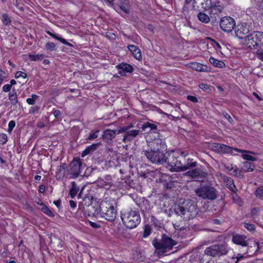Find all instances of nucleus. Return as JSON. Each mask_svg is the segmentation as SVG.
<instances>
[{
  "instance_id": "20e7f679",
  "label": "nucleus",
  "mask_w": 263,
  "mask_h": 263,
  "mask_svg": "<svg viewBox=\"0 0 263 263\" xmlns=\"http://www.w3.org/2000/svg\"><path fill=\"white\" fill-rule=\"evenodd\" d=\"M100 216L108 221H114L116 217L117 210L115 209L112 200H102L100 203Z\"/></svg>"
},
{
  "instance_id": "4be33fe9",
  "label": "nucleus",
  "mask_w": 263,
  "mask_h": 263,
  "mask_svg": "<svg viewBox=\"0 0 263 263\" xmlns=\"http://www.w3.org/2000/svg\"><path fill=\"white\" fill-rule=\"evenodd\" d=\"M119 70V73L122 76H125L126 72H131L133 70V67L129 64L122 63L116 66Z\"/></svg>"
},
{
  "instance_id": "338daca9",
  "label": "nucleus",
  "mask_w": 263,
  "mask_h": 263,
  "mask_svg": "<svg viewBox=\"0 0 263 263\" xmlns=\"http://www.w3.org/2000/svg\"><path fill=\"white\" fill-rule=\"evenodd\" d=\"M59 41H60L63 44H64L65 45H66L67 46H69L70 47H72L73 46L72 44H71V43L67 42L64 39H63L62 37L60 38Z\"/></svg>"
},
{
  "instance_id": "3c124183",
  "label": "nucleus",
  "mask_w": 263,
  "mask_h": 263,
  "mask_svg": "<svg viewBox=\"0 0 263 263\" xmlns=\"http://www.w3.org/2000/svg\"><path fill=\"white\" fill-rule=\"evenodd\" d=\"M243 226L250 232H254L255 230V227L253 224H251L249 223H244Z\"/></svg>"
},
{
  "instance_id": "dca6fc26",
  "label": "nucleus",
  "mask_w": 263,
  "mask_h": 263,
  "mask_svg": "<svg viewBox=\"0 0 263 263\" xmlns=\"http://www.w3.org/2000/svg\"><path fill=\"white\" fill-rule=\"evenodd\" d=\"M188 153L184 152L183 155V161L182 162V166L181 167V171H184L187 170H191V169L196 167L197 163L193 161V159L188 157Z\"/></svg>"
},
{
  "instance_id": "7ed1b4c3",
  "label": "nucleus",
  "mask_w": 263,
  "mask_h": 263,
  "mask_svg": "<svg viewBox=\"0 0 263 263\" xmlns=\"http://www.w3.org/2000/svg\"><path fill=\"white\" fill-rule=\"evenodd\" d=\"M121 218L123 224L130 229L136 228L141 221L139 213L132 210L129 211L122 212Z\"/></svg>"
},
{
  "instance_id": "0eeeda50",
  "label": "nucleus",
  "mask_w": 263,
  "mask_h": 263,
  "mask_svg": "<svg viewBox=\"0 0 263 263\" xmlns=\"http://www.w3.org/2000/svg\"><path fill=\"white\" fill-rule=\"evenodd\" d=\"M153 245L157 250L165 253L167 250L172 249L173 247L176 245V242L166 235L163 234L161 240L160 241L157 239L154 240Z\"/></svg>"
},
{
  "instance_id": "e2e57ef3",
  "label": "nucleus",
  "mask_w": 263,
  "mask_h": 263,
  "mask_svg": "<svg viewBox=\"0 0 263 263\" xmlns=\"http://www.w3.org/2000/svg\"><path fill=\"white\" fill-rule=\"evenodd\" d=\"M11 85L6 84L3 87V90L5 92H8L11 89Z\"/></svg>"
},
{
  "instance_id": "4d7b16f0",
  "label": "nucleus",
  "mask_w": 263,
  "mask_h": 263,
  "mask_svg": "<svg viewBox=\"0 0 263 263\" xmlns=\"http://www.w3.org/2000/svg\"><path fill=\"white\" fill-rule=\"evenodd\" d=\"M15 122L13 120L10 121L8 124V132L9 133L11 132L12 130H13V128L15 127Z\"/></svg>"
},
{
  "instance_id": "5fc2aeb1",
  "label": "nucleus",
  "mask_w": 263,
  "mask_h": 263,
  "mask_svg": "<svg viewBox=\"0 0 263 263\" xmlns=\"http://www.w3.org/2000/svg\"><path fill=\"white\" fill-rule=\"evenodd\" d=\"M199 88L208 92L211 91L210 86L208 84L201 83L199 86Z\"/></svg>"
},
{
  "instance_id": "0e129e2a",
  "label": "nucleus",
  "mask_w": 263,
  "mask_h": 263,
  "mask_svg": "<svg viewBox=\"0 0 263 263\" xmlns=\"http://www.w3.org/2000/svg\"><path fill=\"white\" fill-rule=\"evenodd\" d=\"M89 224L90 226L93 228L98 229L101 227L99 224L96 222H92V221H89Z\"/></svg>"
},
{
  "instance_id": "5701e85b",
  "label": "nucleus",
  "mask_w": 263,
  "mask_h": 263,
  "mask_svg": "<svg viewBox=\"0 0 263 263\" xmlns=\"http://www.w3.org/2000/svg\"><path fill=\"white\" fill-rule=\"evenodd\" d=\"M92 199L93 197L90 195H87L85 196L83 198L82 201L79 204L78 211L81 212L86 209L85 207H87L88 206L92 205Z\"/></svg>"
},
{
  "instance_id": "2eb2a0df",
  "label": "nucleus",
  "mask_w": 263,
  "mask_h": 263,
  "mask_svg": "<svg viewBox=\"0 0 263 263\" xmlns=\"http://www.w3.org/2000/svg\"><path fill=\"white\" fill-rule=\"evenodd\" d=\"M185 174L187 176L197 179L199 180L205 178L208 175V174L205 172L199 167L193 168L187 171Z\"/></svg>"
},
{
  "instance_id": "603ef678",
  "label": "nucleus",
  "mask_w": 263,
  "mask_h": 263,
  "mask_svg": "<svg viewBox=\"0 0 263 263\" xmlns=\"http://www.w3.org/2000/svg\"><path fill=\"white\" fill-rule=\"evenodd\" d=\"M259 212V209L258 208H253L250 212L251 217L255 220V216L258 215V214Z\"/></svg>"
},
{
  "instance_id": "473e14b6",
  "label": "nucleus",
  "mask_w": 263,
  "mask_h": 263,
  "mask_svg": "<svg viewBox=\"0 0 263 263\" xmlns=\"http://www.w3.org/2000/svg\"><path fill=\"white\" fill-rule=\"evenodd\" d=\"M71 188L70 189L69 194L71 198L75 197L79 191V187L74 181L71 183Z\"/></svg>"
},
{
  "instance_id": "774afa93",
  "label": "nucleus",
  "mask_w": 263,
  "mask_h": 263,
  "mask_svg": "<svg viewBox=\"0 0 263 263\" xmlns=\"http://www.w3.org/2000/svg\"><path fill=\"white\" fill-rule=\"evenodd\" d=\"M187 99L195 103L198 102L197 98L194 96H188Z\"/></svg>"
},
{
  "instance_id": "6ab92c4d",
  "label": "nucleus",
  "mask_w": 263,
  "mask_h": 263,
  "mask_svg": "<svg viewBox=\"0 0 263 263\" xmlns=\"http://www.w3.org/2000/svg\"><path fill=\"white\" fill-rule=\"evenodd\" d=\"M118 133V130H112L110 129H107L103 132L102 138L103 141L107 143H110L112 140L115 137V136L120 134Z\"/></svg>"
},
{
  "instance_id": "c756f323",
  "label": "nucleus",
  "mask_w": 263,
  "mask_h": 263,
  "mask_svg": "<svg viewBox=\"0 0 263 263\" xmlns=\"http://www.w3.org/2000/svg\"><path fill=\"white\" fill-rule=\"evenodd\" d=\"M119 5L120 9L126 14L129 12V4L128 0H119Z\"/></svg>"
},
{
  "instance_id": "09e8293b",
  "label": "nucleus",
  "mask_w": 263,
  "mask_h": 263,
  "mask_svg": "<svg viewBox=\"0 0 263 263\" xmlns=\"http://www.w3.org/2000/svg\"><path fill=\"white\" fill-rule=\"evenodd\" d=\"M2 22L5 25H8L10 23L11 20L6 13L2 15Z\"/></svg>"
},
{
  "instance_id": "864d4df0",
  "label": "nucleus",
  "mask_w": 263,
  "mask_h": 263,
  "mask_svg": "<svg viewBox=\"0 0 263 263\" xmlns=\"http://www.w3.org/2000/svg\"><path fill=\"white\" fill-rule=\"evenodd\" d=\"M242 158L244 159L248 160V161H256L257 160V158H255L254 157H253L251 155H249L248 154H242Z\"/></svg>"
},
{
  "instance_id": "7c9ffc66",
  "label": "nucleus",
  "mask_w": 263,
  "mask_h": 263,
  "mask_svg": "<svg viewBox=\"0 0 263 263\" xmlns=\"http://www.w3.org/2000/svg\"><path fill=\"white\" fill-rule=\"evenodd\" d=\"M190 67L193 69L198 71H205L207 69L205 66L197 62L191 63Z\"/></svg>"
},
{
  "instance_id": "ddd939ff",
  "label": "nucleus",
  "mask_w": 263,
  "mask_h": 263,
  "mask_svg": "<svg viewBox=\"0 0 263 263\" xmlns=\"http://www.w3.org/2000/svg\"><path fill=\"white\" fill-rule=\"evenodd\" d=\"M221 29L225 32H231L235 26L234 20L231 17H224L220 22Z\"/></svg>"
},
{
  "instance_id": "f3484780",
  "label": "nucleus",
  "mask_w": 263,
  "mask_h": 263,
  "mask_svg": "<svg viewBox=\"0 0 263 263\" xmlns=\"http://www.w3.org/2000/svg\"><path fill=\"white\" fill-rule=\"evenodd\" d=\"M85 208L86 209L84 210L81 211L83 212L85 215L92 217H98L99 215H100V204L99 205L92 204Z\"/></svg>"
},
{
  "instance_id": "aec40b11",
  "label": "nucleus",
  "mask_w": 263,
  "mask_h": 263,
  "mask_svg": "<svg viewBox=\"0 0 263 263\" xmlns=\"http://www.w3.org/2000/svg\"><path fill=\"white\" fill-rule=\"evenodd\" d=\"M211 5V0H194L193 8L194 9L201 8L203 10H206Z\"/></svg>"
},
{
  "instance_id": "bf43d9fd",
  "label": "nucleus",
  "mask_w": 263,
  "mask_h": 263,
  "mask_svg": "<svg viewBox=\"0 0 263 263\" xmlns=\"http://www.w3.org/2000/svg\"><path fill=\"white\" fill-rule=\"evenodd\" d=\"M46 32L48 34H49L50 36H51V37H53L54 39H56V40H57L58 41H59L60 38L61 37H60V36H59L58 35H56L55 34L52 33L51 32H50L49 30L46 31Z\"/></svg>"
},
{
  "instance_id": "6e6552de",
  "label": "nucleus",
  "mask_w": 263,
  "mask_h": 263,
  "mask_svg": "<svg viewBox=\"0 0 263 263\" xmlns=\"http://www.w3.org/2000/svg\"><path fill=\"white\" fill-rule=\"evenodd\" d=\"M142 154L144 155L153 163L163 164L166 162V155L163 152L151 149L150 151H142Z\"/></svg>"
},
{
  "instance_id": "052dcab7",
  "label": "nucleus",
  "mask_w": 263,
  "mask_h": 263,
  "mask_svg": "<svg viewBox=\"0 0 263 263\" xmlns=\"http://www.w3.org/2000/svg\"><path fill=\"white\" fill-rule=\"evenodd\" d=\"M40 109V106H32L30 110V113H34L37 112Z\"/></svg>"
},
{
  "instance_id": "1a4fd4ad",
  "label": "nucleus",
  "mask_w": 263,
  "mask_h": 263,
  "mask_svg": "<svg viewBox=\"0 0 263 263\" xmlns=\"http://www.w3.org/2000/svg\"><path fill=\"white\" fill-rule=\"evenodd\" d=\"M245 44L249 48H255L260 45L263 44V32L254 31L245 37Z\"/></svg>"
},
{
  "instance_id": "58836bf2",
  "label": "nucleus",
  "mask_w": 263,
  "mask_h": 263,
  "mask_svg": "<svg viewBox=\"0 0 263 263\" xmlns=\"http://www.w3.org/2000/svg\"><path fill=\"white\" fill-rule=\"evenodd\" d=\"M28 57L29 59L32 61H37L42 60L45 57V55L43 54H32L29 53L28 54Z\"/></svg>"
},
{
  "instance_id": "f257e3e1",
  "label": "nucleus",
  "mask_w": 263,
  "mask_h": 263,
  "mask_svg": "<svg viewBox=\"0 0 263 263\" xmlns=\"http://www.w3.org/2000/svg\"><path fill=\"white\" fill-rule=\"evenodd\" d=\"M175 213L180 216L184 220L193 219L197 215L198 211L196 203L191 199L179 201L174 208Z\"/></svg>"
},
{
  "instance_id": "a211bd4d",
  "label": "nucleus",
  "mask_w": 263,
  "mask_h": 263,
  "mask_svg": "<svg viewBox=\"0 0 263 263\" xmlns=\"http://www.w3.org/2000/svg\"><path fill=\"white\" fill-rule=\"evenodd\" d=\"M232 241L236 245L242 247L248 246L249 245V239L246 235L240 234H234L233 235Z\"/></svg>"
},
{
  "instance_id": "f8f14e48",
  "label": "nucleus",
  "mask_w": 263,
  "mask_h": 263,
  "mask_svg": "<svg viewBox=\"0 0 263 263\" xmlns=\"http://www.w3.org/2000/svg\"><path fill=\"white\" fill-rule=\"evenodd\" d=\"M151 150L164 152L166 150V145L164 139L155 138L148 144Z\"/></svg>"
},
{
  "instance_id": "4468645a",
  "label": "nucleus",
  "mask_w": 263,
  "mask_h": 263,
  "mask_svg": "<svg viewBox=\"0 0 263 263\" xmlns=\"http://www.w3.org/2000/svg\"><path fill=\"white\" fill-rule=\"evenodd\" d=\"M250 26L249 25L244 23L240 25H238L235 30V33L237 37L240 39L245 40V37L247 36L248 34L250 31Z\"/></svg>"
},
{
  "instance_id": "423d86ee",
  "label": "nucleus",
  "mask_w": 263,
  "mask_h": 263,
  "mask_svg": "<svg viewBox=\"0 0 263 263\" xmlns=\"http://www.w3.org/2000/svg\"><path fill=\"white\" fill-rule=\"evenodd\" d=\"M228 251V244L223 242L210 246L204 250V253L205 255L214 257L226 255Z\"/></svg>"
},
{
  "instance_id": "8fccbe9b",
  "label": "nucleus",
  "mask_w": 263,
  "mask_h": 263,
  "mask_svg": "<svg viewBox=\"0 0 263 263\" xmlns=\"http://www.w3.org/2000/svg\"><path fill=\"white\" fill-rule=\"evenodd\" d=\"M255 195L259 198L263 199V186L258 187L255 191Z\"/></svg>"
},
{
  "instance_id": "c85d7f7f",
  "label": "nucleus",
  "mask_w": 263,
  "mask_h": 263,
  "mask_svg": "<svg viewBox=\"0 0 263 263\" xmlns=\"http://www.w3.org/2000/svg\"><path fill=\"white\" fill-rule=\"evenodd\" d=\"M100 144V143H97L89 145L84 151L82 152L81 156L82 157H84L87 155L92 153L98 148Z\"/></svg>"
},
{
  "instance_id": "13d9d810",
  "label": "nucleus",
  "mask_w": 263,
  "mask_h": 263,
  "mask_svg": "<svg viewBox=\"0 0 263 263\" xmlns=\"http://www.w3.org/2000/svg\"><path fill=\"white\" fill-rule=\"evenodd\" d=\"M0 141L2 144H5L7 141V136L5 134H0Z\"/></svg>"
},
{
  "instance_id": "4c0bfd02",
  "label": "nucleus",
  "mask_w": 263,
  "mask_h": 263,
  "mask_svg": "<svg viewBox=\"0 0 263 263\" xmlns=\"http://www.w3.org/2000/svg\"><path fill=\"white\" fill-rule=\"evenodd\" d=\"M197 17L198 20L203 23H208L210 21V17L203 12H199L198 14Z\"/></svg>"
},
{
  "instance_id": "cd10ccee",
  "label": "nucleus",
  "mask_w": 263,
  "mask_h": 263,
  "mask_svg": "<svg viewBox=\"0 0 263 263\" xmlns=\"http://www.w3.org/2000/svg\"><path fill=\"white\" fill-rule=\"evenodd\" d=\"M219 153L220 154H231L233 151H238L237 148H233L232 147L229 146L227 145L220 144L219 147Z\"/></svg>"
},
{
  "instance_id": "69168bd1",
  "label": "nucleus",
  "mask_w": 263,
  "mask_h": 263,
  "mask_svg": "<svg viewBox=\"0 0 263 263\" xmlns=\"http://www.w3.org/2000/svg\"><path fill=\"white\" fill-rule=\"evenodd\" d=\"M53 115L54 116V117L57 118V119H59V118H60L61 117V112L60 110H55L54 111H53Z\"/></svg>"
},
{
  "instance_id": "a19ab883",
  "label": "nucleus",
  "mask_w": 263,
  "mask_h": 263,
  "mask_svg": "<svg viewBox=\"0 0 263 263\" xmlns=\"http://www.w3.org/2000/svg\"><path fill=\"white\" fill-rule=\"evenodd\" d=\"M207 39L211 42V44L214 48H215L217 51H220L221 46L219 43L217 42L215 40L211 39V37H208Z\"/></svg>"
},
{
  "instance_id": "c03bdc74",
  "label": "nucleus",
  "mask_w": 263,
  "mask_h": 263,
  "mask_svg": "<svg viewBox=\"0 0 263 263\" xmlns=\"http://www.w3.org/2000/svg\"><path fill=\"white\" fill-rule=\"evenodd\" d=\"M219 145H220L219 143H213L209 144V147L212 151H213L217 153H218L219 152Z\"/></svg>"
},
{
  "instance_id": "de8ad7c7",
  "label": "nucleus",
  "mask_w": 263,
  "mask_h": 263,
  "mask_svg": "<svg viewBox=\"0 0 263 263\" xmlns=\"http://www.w3.org/2000/svg\"><path fill=\"white\" fill-rule=\"evenodd\" d=\"M39 97L36 95H32L31 98H27L26 102L29 105H34L35 104V101L38 99Z\"/></svg>"
},
{
  "instance_id": "f704fd0d",
  "label": "nucleus",
  "mask_w": 263,
  "mask_h": 263,
  "mask_svg": "<svg viewBox=\"0 0 263 263\" xmlns=\"http://www.w3.org/2000/svg\"><path fill=\"white\" fill-rule=\"evenodd\" d=\"M66 164L63 163L62 165L58 166L57 169V176L59 178H61L64 177L66 172Z\"/></svg>"
},
{
  "instance_id": "c9c22d12",
  "label": "nucleus",
  "mask_w": 263,
  "mask_h": 263,
  "mask_svg": "<svg viewBox=\"0 0 263 263\" xmlns=\"http://www.w3.org/2000/svg\"><path fill=\"white\" fill-rule=\"evenodd\" d=\"M157 127L156 124L147 122L142 124L141 129L143 131H146V129H148V132H151L152 130L156 129Z\"/></svg>"
},
{
  "instance_id": "9b49d317",
  "label": "nucleus",
  "mask_w": 263,
  "mask_h": 263,
  "mask_svg": "<svg viewBox=\"0 0 263 263\" xmlns=\"http://www.w3.org/2000/svg\"><path fill=\"white\" fill-rule=\"evenodd\" d=\"M118 133H124L123 142L128 143L133 140L140 133V130L130 129L129 126L120 127Z\"/></svg>"
},
{
  "instance_id": "412c9836",
  "label": "nucleus",
  "mask_w": 263,
  "mask_h": 263,
  "mask_svg": "<svg viewBox=\"0 0 263 263\" xmlns=\"http://www.w3.org/2000/svg\"><path fill=\"white\" fill-rule=\"evenodd\" d=\"M97 185L101 187L109 189L112 184L111 177L109 175L106 176L104 179L99 178L97 180Z\"/></svg>"
},
{
  "instance_id": "37998d69",
  "label": "nucleus",
  "mask_w": 263,
  "mask_h": 263,
  "mask_svg": "<svg viewBox=\"0 0 263 263\" xmlns=\"http://www.w3.org/2000/svg\"><path fill=\"white\" fill-rule=\"evenodd\" d=\"M43 207L42 208L41 210L43 212L48 215L50 217H54L53 213L50 210V209L46 206L44 204H42Z\"/></svg>"
},
{
  "instance_id": "39448f33",
  "label": "nucleus",
  "mask_w": 263,
  "mask_h": 263,
  "mask_svg": "<svg viewBox=\"0 0 263 263\" xmlns=\"http://www.w3.org/2000/svg\"><path fill=\"white\" fill-rule=\"evenodd\" d=\"M196 195L204 200H214L218 197L217 189L211 184H206L197 188Z\"/></svg>"
},
{
  "instance_id": "bb28decb",
  "label": "nucleus",
  "mask_w": 263,
  "mask_h": 263,
  "mask_svg": "<svg viewBox=\"0 0 263 263\" xmlns=\"http://www.w3.org/2000/svg\"><path fill=\"white\" fill-rule=\"evenodd\" d=\"M223 181L225 185L229 189H230L233 193H234L235 196H236V192L237 189L236 188L235 185L234 184L233 180L230 177L224 176Z\"/></svg>"
},
{
  "instance_id": "393cba45",
  "label": "nucleus",
  "mask_w": 263,
  "mask_h": 263,
  "mask_svg": "<svg viewBox=\"0 0 263 263\" xmlns=\"http://www.w3.org/2000/svg\"><path fill=\"white\" fill-rule=\"evenodd\" d=\"M259 243L257 241H254L251 246L248 245L247 250L245 252L246 256H252L255 254L259 251Z\"/></svg>"
},
{
  "instance_id": "a878e982",
  "label": "nucleus",
  "mask_w": 263,
  "mask_h": 263,
  "mask_svg": "<svg viewBox=\"0 0 263 263\" xmlns=\"http://www.w3.org/2000/svg\"><path fill=\"white\" fill-rule=\"evenodd\" d=\"M127 48L132 52L134 58L138 60H141L142 59L140 49L136 46L134 45H128Z\"/></svg>"
},
{
  "instance_id": "72a5a7b5",
  "label": "nucleus",
  "mask_w": 263,
  "mask_h": 263,
  "mask_svg": "<svg viewBox=\"0 0 263 263\" xmlns=\"http://www.w3.org/2000/svg\"><path fill=\"white\" fill-rule=\"evenodd\" d=\"M242 170L246 172H252L255 170L254 164L249 161H245L243 163Z\"/></svg>"
},
{
  "instance_id": "a18cd8bd",
  "label": "nucleus",
  "mask_w": 263,
  "mask_h": 263,
  "mask_svg": "<svg viewBox=\"0 0 263 263\" xmlns=\"http://www.w3.org/2000/svg\"><path fill=\"white\" fill-rule=\"evenodd\" d=\"M99 132H100L99 130H97L95 132H91L89 134L87 139L89 140H94V139L97 138L98 137Z\"/></svg>"
},
{
  "instance_id": "f03ea898",
  "label": "nucleus",
  "mask_w": 263,
  "mask_h": 263,
  "mask_svg": "<svg viewBox=\"0 0 263 263\" xmlns=\"http://www.w3.org/2000/svg\"><path fill=\"white\" fill-rule=\"evenodd\" d=\"M184 152L178 151L168 154L166 156L167 168L171 172H180L182 166Z\"/></svg>"
},
{
  "instance_id": "79ce46f5",
  "label": "nucleus",
  "mask_w": 263,
  "mask_h": 263,
  "mask_svg": "<svg viewBox=\"0 0 263 263\" xmlns=\"http://www.w3.org/2000/svg\"><path fill=\"white\" fill-rule=\"evenodd\" d=\"M45 47L46 50L53 51L56 50V44L53 42H48L46 44Z\"/></svg>"
},
{
  "instance_id": "ea45409f",
  "label": "nucleus",
  "mask_w": 263,
  "mask_h": 263,
  "mask_svg": "<svg viewBox=\"0 0 263 263\" xmlns=\"http://www.w3.org/2000/svg\"><path fill=\"white\" fill-rule=\"evenodd\" d=\"M152 232L151 227L148 224H146L144 226V232L142 235V238H146L148 237Z\"/></svg>"
},
{
  "instance_id": "2f4dec72",
  "label": "nucleus",
  "mask_w": 263,
  "mask_h": 263,
  "mask_svg": "<svg viewBox=\"0 0 263 263\" xmlns=\"http://www.w3.org/2000/svg\"><path fill=\"white\" fill-rule=\"evenodd\" d=\"M209 61L211 64L216 67L223 68L226 67V65L223 62L215 59L213 57H211L209 59Z\"/></svg>"
},
{
  "instance_id": "b1692460",
  "label": "nucleus",
  "mask_w": 263,
  "mask_h": 263,
  "mask_svg": "<svg viewBox=\"0 0 263 263\" xmlns=\"http://www.w3.org/2000/svg\"><path fill=\"white\" fill-rule=\"evenodd\" d=\"M208 9L209 10L211 15H215L221 13L223 9V7L220 4L219 2H217L214 4L211 3V5Z\"/></svg>"
},
{
  "instance_id": "680f3d73",
  "label": "nucleus",
  "mask_w": 263,
  "mask_h": 263,
  "mask_svg": "<svg viewBox=\"0 0 263 263\" xmlns=\"http://www.w3.org/2000/svg\"><path fill=\"white\" fill-rule=\"evenodd\" d=\"M256 55L258 58L263 62V51L262 50H258L256 53Z\"/></svg>"
},
{
  "instance_id": "6e6d98bb",
  "label": "nucleus",
  "mask_w": 263,
  "mask_h": 263,
  "mask_svg": "<svg viewBox=\"0 0 263 263\" xmlns=\"http://www.w3.org/2000/svg\"><path fill=\"white\" fill-rule=\"evenodd\" d=\"M27 73L22 71H18L15 73V78L17 79L20 77H22L24 79H25L27 78Z\"/></svg>"
},
{
  "instance_id": "49530a36",
  "label": "nucleus",
  "mask_w": 263,
  "mask_h": 263,
  "mask_svg": "<svg viewBox=\"0 0 263 263\" xmlns=\"http://www.w3.org/2000/svg\"><path fill=\"white\" fill-rule=\"evenodd\" d=\"M245 255H246V254H245V253L243 254L238 253L236 255H234V256L232 257V259H236L235 263H238L239 261H241L242 259L245 258Z\"/></svg>"
},
{
  "instance_id": "e433bc0d",
  "label": "nucleus",
  "mask_w": 263,
  "mask_h": 263,
  "mask_svg": "<svg viewBox=\"0 0 263 263\" xmlns=\"http://www.w3.org/2000/svg\"><path fill=\"white\" fill-rule=\"evenodd\" d=\"M9 99L13 105H16L18 102L16 92L14 90L9 92Z\"/></svg>"
},
{
  "instance_id": "9d476101",
  "label": "nucleus",
  "mask_w": 263,
  "mask_h": 263,
  "mask_svg": "<svg viewBox=\"0 0 263 263\" xmlns=\"http://www.w3.org/2000/svg\"><path fill=\"white\" fill-rule=\"evenodd\" d=\"M83 170V163L80 158H74L69 163L67 172L72 175L71 178H77L81 175Z\"/></svg>"
}]
</instances>
